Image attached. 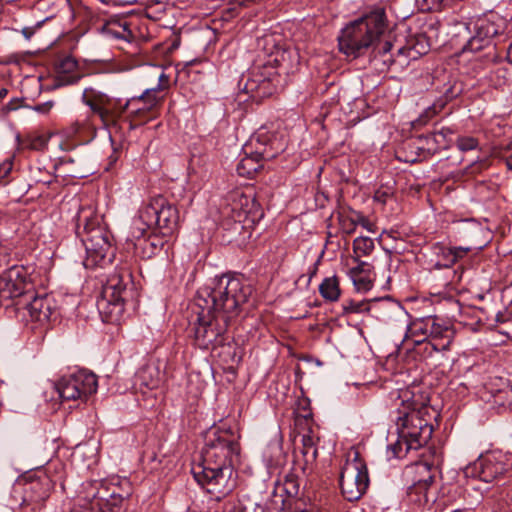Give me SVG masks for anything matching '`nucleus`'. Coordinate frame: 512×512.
Instances as JSON below:
<instances>
[{"instance_id":"nucleus-53","label":"nucleus","mask_w":512,"mask_h":512,"mask_svg":"<svg viewBox=\"0 0 512 512\" xmlns=\"http://www.w3.org/2000/svg\"><path fill=\"white\" fill-rule=\"evenodd\" d=\"M12 169V162L4 161L0 164V182L6 183L5 179L9 175Z\"/></svg>"},{"instance_id":"nucleus-55","label":"nucleus","mask_w":512,"mask_h":512,"mask_svg":"<svg viewBox=\"0 0 512 512\" xmlns=\"http://www.w3.org/2000/svg\"><path fill=\"white\" fill-rule=\"evenodd\" d=\"M142 244H143V249L144 250H146L147 248L151 249V252H150V254H147V257H150L151 254L154 252V250L157 249V245L154 242L150 241V240H143Z\"/></svg>"},{"instance_id":"nucleus-12","label":"nucleus","mask_w":512,"mask_h":512,"mask_svg":"<svg viewBox=\"0 0 512 512\" xmlns=\"http://www.w3.org/2000/svg\"><path fill=\"white\" fill-rule=\"evenodd\" d=\"M281 86V74L271 63L252 69L243 90L255 99L269 97Z\"/></svg>"},{"instance_id":"nucleus-21","label":"nucleus","mask_w":512,"mask_h":512,"mask_svg":"<svg viewBox=\"0 0 512 512\" xmlns=\"http://www.w3.org/2000/svg\"><path fill=\"white\" fill-rule=\"evenodd\" d=\"M136 83L139 87L153 88L157 84L171 83L170 76L166 74L165 68L161 65L145 64L135 71Z\"/></svg>"},{"instance_id":"nucleus-31","label":"nucleus","mask_w":512,"mask_h":512,"mask_svg":"<svg viewBox=\"0 0 512 512\" xmlns=\"http://www.w3.org/2000/svg\"><path fill=\"white\" fill-rule=\"evenodd\" d=\"M410 440L407 438L400 437L394 443H391L387 447L388 458L401 459L404 458L410 450H418L419 447L410 445Z\"/></svg>"},{"instance_id":"nucleus-1","label":"nucleus","mask_w":512,"mask_h":512,"mask_svg":"<svg viewBox=\"0 0 512 512\" xmlns=\"http://www.w3.org/2000/svg\"><path fill=\"white\" fill-rule=\"evenodd\" d=\"M239 455V443L230 430L209 432L202 450V463L192 469L195 480L217 499L226 496L235 485L231 477Z\"/></svg>"},{"instance_id":"nucleus-7","label":"nucleus","mask_w":512,"mask_h":512,"mask_svg":"<svg viewBox=\"0 0 512 512\" xmlns=\"http://www.w3.org/2000/svg\"><path fill=\"white\" fill-rule=\"evenodd\" d=\"M197 322L194 328V338L197 346L201 349H214L225 345L229 337L227 329L230 324L227 316H220L202 305L198 307Z\"/></svg>"},{"instance_id":"nucleus-51","label":"nucleus","mask_w":512,"mask_h":512,"mask_svg":"<svg viewBox=\"0 0 512 512\" xmlns=\"http://www.w3.org/2000/svg\"><path fill=\"white\" fill-rule=\"evenodd\" d=\"M284 490L290 496H296L299 492V485L294 479H287L284 484Z\"/></svg>"},{"instance_id":"nucleus-39","label":"nucleus","mask_w":512,"mask_h":512,"mask_svg":"<svg viewBox=\"0 0 512 512\" xmlns=\"http://www.w3.org/2000/svg\"><path fill=\"white\" fill-rule=\"evenodd\" d=\"M463 91L462 83L457 80H449L444 83L440 92L443 94L445 101H451L458 97Z\"/></svg>"},{"instance_id":"nucleus-34","label":"nucleus","mask_w":512,"mask_h":512,"mask_svg":"<svg viewBox=\"0 0 512 512\" xmlns=\"http://www.w3.org/2000/svg\"><path fill=\"white\" fill-rule=\"evenodd\" d=\"M428 51L427 47L420 43L419 39L417 43H413V40H410L406 46H401L397 49V57H406L409 59H416L418 55L426 54Z\"/></svg>"},{"instance_id":"nucleus-11","label":"nucleus","mask_w":512,"mask_h":512,"mask_svg":"<svg viewBox=\"0 0 512 512\" xmlns=\"http://www.w3.org/2000/svg\"><path fill=\"white\" fill-rule=\"evenodd\" d=\"M96 375L86 370L62 376L56 383V390L62 400L86 401L97 391Z\"/></svg>"},{"instance_id":"nucleus-35","label":"nucleus","mask_w":512,"mask_h":512,"mask_svg":"<svg viewBox=\"0 0 512 512\" xmlns=\"http://www.w3.org/2000/svg\"><path fill=\"white\" fill-rule=\"evenodd\" d=\"M374 248V241L370 237L360 236L353 241V251L357 258L369 256Z\"/></svg>"},{"instance_id":"nucleus-24","label":"nucleus","mask_w":512,"mask_h":512,"mask_svg":"<svg viewBox=\"0 0 512 512\" xmlns=\"http://www.w3.org/2000/svg\"><path fill=\"white\" fill-rule=\"evenodd\" d=\"M153 213L152 210H148L146 203L142 205L130 226V237L132 239L140 240L150 228L155 227L152 219Z\"/></svg>"},{"instance_id":"nucleus-25","label":"nucleus","mask_w":512,"mask_h":512,"mask_svg":"<svg viewBox=\"0 0 512 512\" xmlns=\"http://www.w3.org/2000/svg\"><path fill=\"white\" fill-rule=\"evenodd\" d=\"M253 141L244 146L245 156L239 161L236 167L238 175L246 178H252L254 174L262 167L261 159L250 153Z\"/></svg>"},{"instance_id":"nucleus-62","label":"nucleus","mask_w":512,"mask_h":512,"mask_svg":"<svg viewBox=\"0 0 512 512\" xmlns=\"http://www.w3.org/2000/svg\"><path fill=\"white\" fill-rule=\"evenodd\" d=\"M416 123H417L418 125H423V124H425V123H426V120H423V118H422V117H420V118H418V119L416 120Z\"/></svg>"},{"instance_id":"nucleus-27","label":"nucleus","mask_w":512,"mask_h":512,"mask_svg":"<svg viewBox=\"0 0 512 512\" xmlns=\"http://www.w3.org/2000/svg\"><path fill=\"white\" fill-rule=\"evenodd\" d=\"M407 474L411 476L413 482L424 485H432L434 475L432 473V465L425 461L412 464L407 468Z\"/></svg>"},{"instance_id":"nucleus-32","label":"nucleus","mask_w":512,"mask_h":512,"mask_svg":"<svg viewBox=\"0 0 512 512\" xmlns=\"http://www.w3.org/2000/svg\"><path fill=\"white\" fill-rule=\"evenodd\" d=\"M301 443L300 453L304 458L305 464L313 463L317 458L318 451L311 431L301 436Z\"/></svg>"},{"instance_id":"nucleus-28","label":"nucleus","mask_w":512,"mask_h":512,"mask_svg":"<svg viewBox=\"0 0 512 512\" xmlns=\"http://www.w3.org/2000/svg\"><path fill=\"white\" fill-rule=\"evenodd\" d=\"M52 489V482L47 475L38 477L29 483L28 491L31 492V499L35 502H41L48 498Z\"/></svg>"},{"instance_id":"nucleus-26","label":"nucleus","mask_w":512,"mask_h":512,"mask_svg":"<svg viewBox=\"0 0 512 512\" xmlns=\"http://www.w3.org/2000/svg\"><path fill=\"white\" fill-rule=\"evenodd\" d=\"M439 142L441 141L437 140V137L431 133L419 136L412 142L411 147L417 151L419 157L427 158L434 155L441 149Z\"/></svg>"},{"instance_id":"nucleus-57","label":"nucleus","mask_w":512,"mask_h":512,"mask_svg":"<svg viewBox=\"0 0 512 512\" xmlns=\"http://www.w3.org/2000/svg\"><path fill=\"white\" fill-rule=\"evenodd\" d=\"M43 145V139L41 137L35 138L32 143L30 144L31 149H38L40 146Z\"/></svg>"},{"instance_id":"nucleus-63","label":"nucleus","mask_w":512,"mask_h":512,"mask_svg":"<svg viewBox=\"0 0 512 512\" xmlns=\"http://www.w3.org/2000/svg\"><path fill=\"white\" fill-rule=\"evenodd\" d=\"M310 416H311V415H310V413H308V414L304 415L303 417L305 418V420H306V421H309V419H308V418H309Z\"/></svg>"},{"instance_id":"nucleus-42","label":"nucleus","mask_w":512,"mask_h":512,"mask_svg":"<svg viewBox=\"0 0 512 512\" xmlns=\"http://www.w3.org/2000/svg\"><path fill=\"white\" fill-rule=\"evenodd\" d=\"M457 148L462 152L475 150L479 146V142L476 138L471 136H461L456 141Z\"/></svg>"},{"instance_id":"nucleus-58","label":"nucleus","mask_w":512,"mask_h":512,"mask_svg":"<svg viewBox=\"0 0 512 512\" xmlns=\"http://www.w3.org/2000/svg\"><path fill=\"white\" fill-rule=\"evenodd\" d=\"M505 162L507 168L512 171V153L508 157H506Z\"/></svg>"},{"instance_id":"nucleus-64","label":"nucleus","mask_w":512,"mask_h":512,"mask_svg":"<svg viewBox=\"0 0 512 512\" xmlns=\"http://www.w3.org/2000/svg\"><path fill=\"white\" fill-rule=\"evenodd\" d=\"M383 234H386L388 237H392V233L391 232H384Z\"/></svg>"},{"instance_id":"nucleus-23","label":"nucleus","mask_w":512,"mask_h":512,"mask_svg":"<svg viewBox=\"0 0 512 512\" xmlns=\"http://www.w3.org/2000/svg\"><path fill=\"white\" fill-rule=\"evenodd\" d=\"M433 327V316L414 319L406 330V338L411 339L415 345L424 344L427 351L429 331Z\"/></svg>"},{"instance_id":"nucleus-41","label":"nucleus","mask_w":512,"mask_h":512,"mask_svg":"<svg viewBox=\"0 0 512 512\" xmlns=\"http://www.w3.org/2000/svg\"><path fill=\"white\" fill-rule=\"evenodd\" d=\"M114 496H121L119 493H116L115 489H111L109 486L100 485V488L97 490L96 493L93 494L92 498L89 500V502H103L108 501L112 499Z\"/></svg>"},{"instance_id":"nucleus-49","label":"nucleus","mask_w":512,"mask_h":512,"mask_svg":"<svg viewBox=\"0 0 512 512\" xmlns=\"http://www.w3.org/2000/svg\"><path fill=\"white\" fill-rule=\"evenodd\" d=\"M73 133L75 134H82L85 132H94L95 128L90 123L88 119L83 120L80 122L79 120L76 121V123L72 126Z\"/></svg>"},{"instance_id":"nucleus-13","label":"nucleus","mask_w":512,"mask_h":512,"mask_svg":"<svg viewBox=\"0 0 512 512\" xmlns=\"http://www.w3.org/2000/svg\"><path fill=\"white\" fill-rule=\"evenodd\" d=\"M146 205L154 212L153 224L163 236H171L178 230L180 216L175 205L160 195L151 198Z\"/></svg>"},{"instance_id":"nucleus-9","label":"nucleus","mask_w":512,"mask_h":512,"mask_svg":"<svg viewBox=\"0 0 512 512\" xmlns=\"http://www.w3.org/2000/svg\"><path fill=\"white\" fill-rule=\"evenodd\" d=\"M340 488L344 498L350 502L362 497L369 486V475L365 461L358 451L348 458L340 473Z\"/></svg>"},{"instance_id":"nucleus-38","label":"nucleus","mask_w":512,"mask_h":512,"mask_svg":"<svg viewBox=\"0 0 512 512\" xmlns=\"http://www.w3.org/2000/svg\"><path fill=\"white\" fill-rule=\"evenodd\" d=\"M493 397L495 404L512 410V384L498 390Z\"/></svg>"},{"instance_id":"nucleus-33","label":"nucleus","mask_w":512,"mask_h":512,"mask_svg":"<svg viewBox=\"0 0 512 512\" xmlns=\"http://www.w3.org/2000/svg\"><path fill=\"white\" fill-rule=\"evenodd\" d=\"M122 501V496H114L108 501L89 502L88 505L92 512H119Z\"/></svg>"},{"instance_id":"nucleus-19","label":"nucleus","mask_w":512,"mask_h":512,"mask_svg":"<svg viewBox=\"0 0 512 512\" xmlns=\"http://www.w3.org/2000/svg\"><path fill=\"white\" fill-rule=\"evenodd\" d=\"M84 77L77 60L65 56L55 64L53 86L55 88L77 84Z\"/></svg>"},{"instance_id":"nucleus-43","label":"nucleus","mask_w":512,"mask_h":512,"mask_svg":"<svg viewBox=\"0 0 512 512\" xmlns=\"http://www.w3.org/2000/svg\"><path fill=\"white\" fill-rule=\"evenodd\" d=\"M455 130L451 127H442L440 130L434 131L433 134L437 137V140H440L439 146L440 148H447L449 143L451 142V137L454 135Z\"/></svg>"},{"instance_id":"nucleus-54","label":"nucleus","mask_w":512,"mask_h":512,"mask_svg":"<svg viewBox=\"0 0 512 512\" xmlns=\"http://www.w3.org/2000/svg\"><path fill=\"white\" fill-rule=\"evenodd\" d=\"M137 0H101L105 4H113L118 6H126L134 4Z\"/></svg>"},{"instance_id":"nucleus-2","label":"nucleus","mask_w":512,"mask_h":512,"mask_svg":"<svg viewBox=\"0 0 512 512\" xmlns=\"http://www.w3.org/2000/svg\"><path fill=\"white\" fill-rule=\"evenodd\" d=\"M388 30L389 22L385 10L380 7L373 8L341 29L338 36L339 50L353 59L375 49H378L379 54L385 55L393 48L389 40L382 42Z\"/></svg>"},{"instance_id":"nucleus-48","label":"nucleus","mask_w":512,"mask_h":512,"mask_svg":"<svg viewBox=\"0 0 512 512\" xmlns=\"http://www.w3.org/2000/svg\"><path fill=\"white\" fill-rule=\"evenodd\" d=\"M444 0H415L418 8L423 11H432L440 9Z\"/></svg>"},{"instance_id":"nucleus-59","label":"nucleus","mask_w":512,"mask_h":512,"mask_svg":"<svg viewBox=\"0 0 512 512\" xmlns=\"http://www.w3.org/2000/svg\"><path fill=\"white\" fill-rule=\"evenodd\" d=\"M507 59L510 63H512V43L509 45L507 50Z\"/></svg>"},{"instance_id":"nucleus-40","label":"nucleus","mask_w":512,"mask_h":512,"mask_svg":"<svg viewBox=\"0 0 512 512\" xmlns=\"http://www.w3.org/2000/svg\"><path fill=\"white\" fill-rule=\"evenodd\" d=\"M351 280L358 292H367L373 287L372 272L356 275Z\"/></svg>"},{"instance_id":"nucleus-61","label":"nucleus","mask_w":512,"mask_h":512,"mask_svg":"<svg viewBox=\"0 0 512 512\" xmlns=\"http://www.w3.org/2000/svg\"><path fill=\"white\" fill-rule=\"evenodd\" d=\"M8 91L5 88L0 89V100L3 99L7 95Z\"/></svg>"},{"instance_id":"nucleus-37","label":"nucleus","mask_w":512,"mask_h":512,"mask_svg":"<svg viewBox=\"0 0 512 512\" xmlns=\"http://www.w3.org/2000/svg\"><path fill=\"white\" fill-rule=\"evenodd\" d=\"M343 315L358 314L370 311V301L347 299L342 303Z\"/></svg>"},{"instance_id":"nucleus-15","label":"nucleus","mask_w":512,"mask_h":512,"mask_svg":"<svg viewBox=\"0 0 512 512\" xmlns=\"http://www.w3.org/2000/svg\"><path fill=\"white\" fill-rule=\"evenodd\" d=\"M132 287L131 273L126 269H122L113 272L107 278L102 293L110 304L118 306L119 310H122L124 303L128 301L131 295Z\"/></svg>"},{"instance_id":"nucleus-50","label":"nucleus","mask_w":512,"mask_h":512,"mask_svg":"<svg viewBox=\"0 0 512 512\" xmlns=\"http://www.w3.org/2000/svg\"><path fill=\"white\" fill-rule=\"evenodd\" d=\"M292 512H319V511L312 505H306L303 501L296 500L294 502Z\"/></svg>"},{"instance_id":"nucleus-17","label":"nucleus","mask_w":512,"mask_h":512,"mask_svg":"<svg viewBox=\"0 0 512 512\" xmlns=\"http://www.w3.org/2000/svg\"><path fill=\"white\" fill-rule=\"evenodd\" d=\"M474 248L481 249L482 246H450L443 242H437L431 246V262L437 269L450 268L458 260L467 256Z\"/></svg>"},{"instance_id":"nucleus-14","label":"nucleus","mask_w":512,"mask_h":512,"mask_svg":"<svg viewBox=\"0 0 512 512\" xmlns=\"http://www.w3.org/2000/svg\"><path fill=\"white\" fill-rule=\"evenodd\" d=\"M472 29L468 26L472 32V36L468 39L467 43L463 47V51L478 52L486 48H493L494 38L502 33L503 23L495 22L487 17L478 18L472 22Z\"/></svg>"},{"instance_id":"nucleus-45","label":"nucleus","mask_w":512,"mask_h":512,"mask_svg":"<svg viewBox=\"0 0 512 512\" xmlns=\"http://www.w3.org/2000/svg\"><path fill=\"white\" fill-rule=\"evenodd\" d=\"M234 197H235L234 202H236V200H237L243 213L248 214L251 212V208H249V204L254 205V199H252L251 197H249L243 193H238V192H236L234 194ZM236 208H237V203H234L233 210H235Z\"/></svg>"},{"instance_id":"nucleus-52","label":"nucleus","mask_w":512,"mask_h":512,"mask_svg":"<svg viewBox=\"0 0 512 512\" xmlns=\"http://www.w3.org/2000/svg\"><path fill=\"white\" fill-rule=\"evenodd\" d=\"M54 107V102L49 100L44 103L36 104L32 107V109L41 114H48L51 109Z\"/></svg>"},{"instance_id":"nucleus-36","label":"nucleus","mask_w":512,"mask_h":512,"mask_svg":"<svg viewBox=\"0 0 512 512\" xmlns=\"http://www.w3.org/2000/svg\"><path fill=\"white\" fill-rule=\"evenodd\" d=\"M456 232L461 237H472L481 233V227L479 223L473 219L461 220L456 224Z\"/></svg>"},{"instance_id":"nucleus-22","label":"nucleus","mask_w":512,"mask_h":512,"mask_svg":"<svg viewBox=\"0 0 512 512\" xmlns=\"http://www.w3.org/2000/svg\"><path fill=\"white\" fill-rule=\"evenodd\" d=\"M163 382V374L160 369L153 364L145 365L138 370L135 375L134 385L142 393L146 390L157 389Z\"/></svg>"},{"instance_id":"nucleus-6","label":"nucleus","mask_w":512,"mask_h":512,"mask_svg":"<svg viewBox=\"0 0 512 512\" xmlns=\"http://www.w3.org/2000/svg\"><path fill=\"white\" fill-rule=\"evenodd\" d=\"M252 295V287L239 277L223 275L217 279L211 288L198 292L197 307H206L211 311L227 316L232 320L238 316L241 307Z\"/></svg>"},{"instance_id":"nucleus-56","label":"nucleus","mask_w":512,"mask_h":512,"mask_svg":"<svg viewBox=\"0 0 512 512\" xmlns=\"http://www.w3.org/2000/svg\"><path fill=\"white\" fill-rule=\"evenodd\" d=\"M110 140H111L112 145H113V153L109 156V161H110V165H112L113 163H115L118 160L119 151H118L117 148L114 147V142H113L111 137H110Z\"/></svg>"},{"instance_id":"nucleus-4","label":"nucleus","mask_w":512,"mask_h":512,"mask_svg":"<svg viewBox=\"0 0 512 512\" xmlns=\"http://www.w3.org/2000/svg\"><path fill=\"white\" fill-rule=\"evenodd\" d=\"M413 398V393L408 389L392 391L390 393L391 417L396 425L397 434L409 439L410 445L421 448L432 437L433 416L427 405L418 403Z\"/></svg>"},{"instance_id":"nucleus-16","label":"nucleus","mask_w":512,"mask_h":512,"mask_svg":"<svg viewBox=\"0 0 512 512\" xmlns=\"http://www.w3.org/2000/svg\"><path fill=\"white\" fill-rule=\"evenodd\" d=\"M53 308L51 297L48 295L36 296L33 290V297L26 298L24 303L15 311L20 314L23 320L42 325L49 321Z\"/></svg>"},{"instance_id":"nucleus-5","label":"nucleus","mask_w":512,"mask_h":512,"mask_svg":"<svg viewBox=\"0 0 512 512\" xmlns=\"http://www.w3.org/2000/svg\"><path fill=\"white\" fill-rule=\"evenodd\" d=\"M76 234L85 247L86 268L105 266L114 258L111 234L102 224V218L91 207H83L76 217Z\"/></svg>"},{"instance_id":"nucleus-20","label":"nucleus","mask_w":512,"mask_h":512,"mask_svg":"<svg viewBox=\"0 0 512 512\" xmlns=\"http://www.w3.org/2000/svg\"><path fill=\"white\" fill-rule=\"evenodd\" d=\"M454 329L437 316H433V327L429 331L427 352H443L450 348L454 339Z\"/></svg>"},{"instance_id":"nucleus-18","label":"nucleus","mask_w":512,"mask_h":512,"mask_svg":"<svg viewBox=\"0 0 512 512\" xmlns=\"http://www.w3.org/2000/svg\"><path fill=\"white\" fill-rule=\"evenodd\" d=\"M253 141L250 153L260 158L262 161L271 160L286 148V141L282 136L260 131L249 141Z\"/></svg>"},{"instance_id":"nucleus-10","label":"nucleus","mask_w":512,"mask_h":512,"mask_svg":"<svg viewBox=\"0 0 512 512\" xmlns=\"http://www.w3.org/2000/svg\"><path fill=\"white\" fill-rule=\"evenodd\" d=\"M512 463L507 455L493 451L481 455L476 461L469 464L464 473L467 477L478 478L479 480L492 483L504 479L510 474Z\"/></svg>"},{"instance_id":"nucleus-3","label":"nucleus","mask_w":512,"mask_h":512,"mask_svg":"<svg viewBox=\"0 0 512 512\" xmlns=\"http://www.w3.org/2000/svg\"><path fill=\"white\" fill-rule=\"evenodd\" d=\"M171 83L157 84L153 88H145L139 96L128 99L124 104L120 99L113 98L94 87H86L81 95V101L91 112L98 116L104 127L117 124L125 112L142 115L157 108L165 99Z\"/></svg>"},{"instance_id":"nucleus-47","label":"nucleus","mask_w":512,"mask_h":512,"mask_svg":"<svg viewBox=\"0 0 512 512\" xmlns=\"http://www.w3.org/2000/svg\"><path fill=\"white\" fill-rule=\"evenodd\" d=\"M355 261L357 262V265L352 267L348 273L351 279L356 277V275L365 274L366 272H372L371 264L365 261H360L359 258L357 257L355 258Z\"/></svg>"},{"instance_id":"nucleus-44","label":"nucleus","mask_w":512,"mask_h":512,"mask_svg":"<svg viewBox=\"0 0 512 512\" xmlns=\"http://www.w3.org/2000/svg\"><path fill=\"white\" fill-rule=\"evenodd\" d=\"M339 225L340 229L343 233L349 235L352 234L357 226V222L355 219L348 215L340 214L339 215Z\"/></svg>"},{"instance_id":"nucleus-60","label":"nucleus","mask_w":512,"mask_h":512,"mask_svg":"<svg viewBox=\"0 0 512 512\" xmlns=\"http://www.w3.org/2000/svg\"><path fill=\"white\" fill-rule=\"evenodd\" d=\"M361 223L363 225V227H365L366 229H368L369 231H372L371 230V223L365 219H361Z\"/></svg>"},{"instance_id":"nucleus-46","label":"nucleus","mask_w":512,"mask_h":512,"mask_svg":"<svg viewBox=\"0 0 512 512\" xmlns=\"http://www.w3.org/2000/svg\"><path fill=\"white\" fill-rule=\"evenodd\" d=\"M393 197V190L388 186H381L378 188L373 196L375 202L380 203L382 205L386 204V202Z\"/></svg>"},{"instance_id":"nucleus-8","label":"nucleus","mask_w":512,"mask_h":512,"mask_svg":"<svg viewBox=\"0 0 512 512\" xmlns=\"http://www.w3.org/2000/svg\"><path fill=\"white\" fill-rule=\"evenodd\" d=\"M34 285L23 266H12L0 274V306L15 310L33 297Z\"/></svg>"},{"instance_id":"nucleus-29","label":"nucleus","mask_w":512,"mask_h":512,"mask_svg":"<svg viewBox=\"0 0 512 512\" xmlns=\"http://www.w3.org/2000/svg\"><path fill=\"white\" fill-rule=\"evenodd\" d=\"M431 485H424L412 481V484L408 487L407 498L408 501L416 506H424L430 501Z\"/></svg>"},{"instance_id":"nucleus-30","label":"nucleus","mask_w":512,"mask_h":512,"mask_svg":"<svg viewBox=\"0 0 512 512\" xmlns=\"http://www.w3.org/2000/svg\"><path fill=\"white\" fill-rule=\"evenodd\" d=\"M319 293L327 301H337L341 294L337 276L325 278L319 285Z\"/></svg>"}]
</instances>
